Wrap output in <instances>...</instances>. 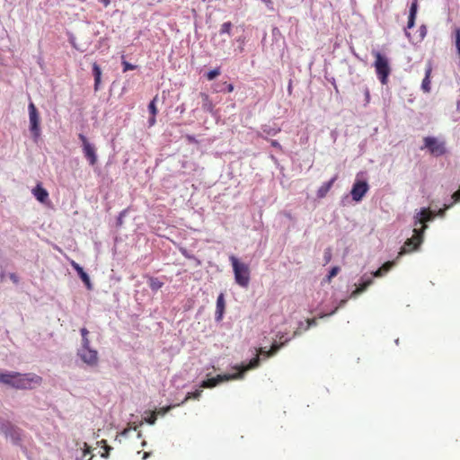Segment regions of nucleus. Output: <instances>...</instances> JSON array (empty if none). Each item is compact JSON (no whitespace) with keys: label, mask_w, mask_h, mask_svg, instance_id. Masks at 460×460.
<instances>
[{"label":"nucleus","mask_w":460,"mask_h":460,"mask_svg":"<svg viewBox=\"0 0 460 460\" xmlns=\"http://www.w3.org/2000/svg\"><path fill=\"white\" fill-rule=\"evenodd\" d=\"M435 215L433 211L429 208H422L421 211L417 215L414 226L420 225V228L415 227L413 229V235L411 238H409L404 243V245L402 247L399 255H402L406 252H412L416 250L423 239V233L427 228L426 223L431 221L434 218Z\"/></svg>","instance_id":"obj_1"},{"label":"nucleus","mask_w":460,"mask_h":460,"mask_svg":"<svg viewBox=\"0 0 460 460\" xmlns=\"http://www.w3.org/2000/svg\"><path fill=\"white\" fill-rule=\"evenodd\" d=\"M0 383L15 389H32L42 383L41 376L33 374L19 372L0 373Z\"/></svg>","instance_id":"obj_2"},{"label":"nucleus","mask_w":460,"mask_h":460,"mask_svg":"<svg viewBox=\"0 0 460 460\" xmlns=\"http://www.w3.org/2000/svg\"><path fill=\"white\" fill-rule=\"evenodd\" d=\"M229 260L233 266L235 282L243 288L248 287L250 282V270L248 265L240 262L234 255H231Z\"/></svg>","instance_id":"obj_3"},{"label":"nucleus","mask_w":460,"mask_h":460,"mask_svg":"<svg viewBox=\"0 0 460 460\" xmlns=\"http://www.w3.org/2000/svg\"><path fill=\"white\" fill-rule=\"evenodd\" d=\"M372 53L376 58L374 66L376 68V75L380 82L383 84H385L391 72L388 59L378 51H373Z\"/></svg>","instance_id":"obj_4"},{"label":"nucleus","mask_w":460,"mask_h":460,"mask_svg":"<svg viewBox=\"0 0 460 460\" xmlns=\"http://www.w3.org/2000/svg\"><path fill=\"white\" fill-rule=\"evenodd\" d=\"M288 342V340H286L285 341H280V343L273 342L269 350H265L264 349L261 348L259 349V354L256 355L255 358L251 359V361L249 362V364L247 366L243 367V368L240 372H242V374H243V372H245L249 369L257 367L260 364V357L259 356H263L265 358H270V357L274 356Z\"/></svg>","instance_id":"obj_5"},{"label":"nucleus","mask_w":460,"mask_h":460,"mask_svg":"<svg viewBox=\"0 0 460 460\" xmlns=\"http://www.w3.org/2000/svg\"><path fill=\"white\" fill-rule=\"evenodd\" d=\"M29 119H30V130L34 137L37 140L40 136V115L37 111L36 106L33 102H30L29 106Z\"/></svg>","instance_id":"obj_6"},{"label":"nucleus","mask_w":460,"mask_h":460,"mask_svg":"<svg viewBox=\"0 0 460 460\" xmlns=\"http://www.w3.org/2000/svg\"><path fill=\"white\" fill-rule=\"evenodd\" d=\"M424 147L428 148L430 154L435 156H440L446 153L445 143L438 141L433 137H424Z\"/></svg>","instance_id":"obj_7"},{"label":"nucleus","mask_w":460,"mask_h":460,"mask_svg":"<svg viewBox=\"0 0 460 460\" xmlns=\"http://www.w3.org/2000/svg\"><path fill=\"white\" fill-rule=\"evenodd\" d=\"M0 432L14 442L21 439V429L8 420L0 421Z\"/></svg>","instance_id":"obj_8"},{"label":"nucleus","mask_w":460,"mask_h":460,"mask_svg":"<svg viewBox=\"0 0 460 460\" xmlns=\"http://www.w3.org/2000/svg\"><path fill=\"white\" fill-rule=\"evenodd\" d=\"M78 356L84 363L89 367H97L99 364V355L96 349H81L78 351Z\"/></svg>","instance_id":"obj_9"},{"label":"nucleus","mask_w":460,"mask_h":460,"mask_svg":"<svg viewBox=\"0 0 460 460\" xmlns=\"http://www.w3.org/2000/svg\"><path fill=\"white\" fill-rule=\"evenodd\" d=\"M78 137L82 142L83 152L85 158L91 165H94L97 163V155L94 146L89 143L87 137L84 134H79Z\"/></svg>","instance_id":"obj_10"},{"label":"nucleus","mask_w":460,"mask_h":460,"mask_svg":"<svg viewBox=\"0 0 460 460\" xmlns=\"http://www.w3.org/2000/svg\"><path fill=\"white\" fill-rule=\"evenodd\" d=\"M242 377V372L233 374V375H217L216 377L208 378L207 380L202 381L200 387L201 388H213L217 385L220 382L229 381L232 379H236Z\"/></svg>","instance_id":"obj_11"},{"label":"nucleus","mask_w":460,"mask_h":460,"mask_svg":"<svg viewBox=\"0 0 460 460\" xmlns=\"http://www.w3.org/2000/svg\"><path fill=\"white\" fill-rule=\"evenodd\" d=\"M369 186L366 181L357 180L351 189L350 194L354 201H360L368 191Z\"/></svg>","instance_id":"obj_12"},{"label":"nucleus","mask_w":460,"mask_h":460,"mask_svg":"<svg viewBox=\"0 0 460 460\" xmlns=\"http://www.w3.org/2000/svg\"><path fill=\"white\" fill-rule=\"evenodd\" d=\"M71 265L76 270L80 279L85 284L87 288L92 289V284H91L90 278H89L88 274L84 270V269L78 263H76L75 261H72Z\"/></svg>","instance_id":"obj_13"},{"label":"nucleus","mask_w":460,"mask_h":460,"mask_svg":"<svg viewBox=\"0 0 460 460\" xmlns=\"http://www.w3.org/2000/svg\"><path fill=\"white\" fill-rule=\"evenodd\" d=\"M32 193L37 200L41 203L46 202L49 198V192L40 183L32 190Z\"/></svg>","instance_id":"obj_14"},{"label":"nucleus","mask_w":460,"mask_h":460,"mask_svg":"<svg viewBox=\"0 0 460 460\" xmlns=\"http://www.w3.org/2000/svg\"><path fill=\"white\" fill-rule=\"evenodd\" d=\"M337 175L333 176L329 181L324 182L317 190V197L319 199L324 198L327 193L330 191L331 188L332 187L333 183L337 180Z\"/></svg>","instance_id":"obj_15"},{"label":"nucleus","mask_w":460,"mask_h":460,"mask_svg":"<svg viewBox=\"0 0 460 460\" xmlns=\"http://www.w3.org/2000/svg\"><path fill=\"white\" fill-rule=\"evenodd\" d=\"M226 303L224 294L221 293L217 299V311H216V319L217 321H221L223 318V314L225 312Z\"/></svg>","instance_id":"obj_16"},{"label":"nucleus","mask_w":460,"mask_h":460,"mask_svg":"<svg viewBox=\"0 0 460 460\" xmlns=\"http://www.w3.org/2000/svg\"><path fill=\"white\" fill-rule=\"evenodd\" d=\"M432 72V66L429 64L425 70V77L422 80L421 88L424 92L429 93L430 91V75Z\"/></svg>","instance_id":"obj_17"},{"label":"nucleus","mask_w":460,"mask_h":460,"mask_svg":"<svg viewBox=\"0 0 460 460\" xmlns=\"http://www.w3.org/2000/svg\"><path fill=\"white\" fill-rule=\"evenodd\" d=\"M200 97L202 99L203 111L212 113L213 110H214V104H213L212 101L210 100L209 96L205 93H201Z\"/></svg>","instance_id":"obj_18"},{"label":"nucleus","mask_w":460,"mask_h":460,"mask_svg":"<svg viewBox=\"0 0 460 460\" xmlns=\"http://www.w3.org/2000/svg\"><path fill=\"white\" fill-rule=\"evenodd\" d=\"M417 8H418L417 0H414V2L411 4V8H410V13H409L408 23H407V28H409V29L412 28L415 24Z\"/></svg>","instance_id":"obj_19"},{"label":"nucleus","mask_w":460,"mask_h":460,"mask_svg":"<svg viewBox=\"0 0 460 460\" xmlns=\"http://www.w3.org/2000/svg\"><path fill=\"white\" fill-rule=\"evenodd\" d=\"M373 282V279L371 278H368L366 280H363L362 283H360L356 289L351 293V297H356L362 292H364Z\"/></svg>","instance_id":"obj_20"},{"label":"nucleus","mask_w":460,"mask_h":460,"mask_svg":"<svg viewBox=\"0 0 460 460\" xmlns=\"http://www.w3.org/2000/svg\"><path fill=\"white\" fill-rule=\"evenodd\" d=\"M93 74L94 76V90L98 91L101 83L102 70L97 63L93 64Z\"/></svg>","instance_id":"obj_21"},{"label":"nucleus","mask_w":460,"mask_h":460,"mask_svg":"<svg viewBox=\"0 0 460 460\" xmlns=\"http://www.w3.org/2000/svg\"><path fill=\"white\" fill-rule=\"evenodd\" d=\"M394 265V261H387L383 266L374 272V277H382L384 273L390 270Z\"/></svg>","instance_id":"obj_22"},{"label":"nucleus","mask_w":460,"mask_h":460,"mask_svg":"<svg viewBox=\"0 0 460 460\" xmlns=\"http://www.w3.org/2000/svg\"><path fill=\"white\" fill-rule=\"evenodd\" d=\"M148 285L153 291H157L164 286V282L158 278L149 277Z\"/></svg>","instance_id":"obj_23"},{"label":"nucleus","mask_w":460,"mask_h":460,"mask_svg":"<svg viewBox=\"0 0 460 460\" xmlns=\"http://www.w3.org/2000/svg\"><path fill=\"white\" fill-rule=\"evenodd\" d=\"M203 391L201 389H198L196 390L195 392H190V393H188L185 399L182 401L181 403H184L186 402L188 400L190 399H199V397L201 396Z\"/></svg>","instance_id":"obj_24"},{"label":"nucleus","mask_w":460,"mask_h":460,"mask_svg":"<svg viewBox=\"0 0 460 460\" xmlns=\"http://www.w3.org/2000/svg\"><path fill=\"white\" fill-rule=\"evenodd\" d=\"M146 414H147V416L144 418L145 421L150 425H154L157 419L156 411H148L146 412Z\"/></svg>","instance_id":"obj_25"},{"label":"nucleus","mask_w":460,"mask_h":460,"mask_svg":"<svg viewBox=\"0 0 460 460\" xmlns=\"http://www.w3.org/2000/svg\"><path fill=\"white\" fill-rule=\"evenodd\" d=\"M231 29H232V22H224L221 25L220 33L221 34H225V33L230 34L231 33Z\"/></svg>","instance_id":"obj_26"},{"label":"nucleus","mask_w":460,"mask_h":460,"mask_svg":"<svg viewBox=\"0 0 460 460\" xmlns=\"http://www.w3.org/2000/svg\"><path fill=\"white\" fill-rule=\"evenodd\" d=\"M219 75H220V68L217 67V68L209 71L208 73H207L206 76L208 81H211V80L215 79Z\"/></svg>","instance_id":"obj_27"},{"label":"nucleus","mask_w":460,"mask_h":460,"mask_svg":"<svg viewBox=\"0 0 460 460\" xmlns=\"http://www.w3.org/2000/svg\"><path fill=\"white\" fill-rule=\"evenodd\" d=\"M156 99L157 97H155L148 105V111L151 113V115H154V117H155L157 114V108L155 105Z\"/></svg>","instance_id":"obj_28"},{"label":"nucleus","mask_w":460,"mask_h":460,"mask_svg":"<svg viewBox=\"0 0 460 460\" xmlns=\"http://www.w3.org/2000/svg\"><path fill=\"white\" fill-rule=\"evenodd\" d=\"M101 443H103V449L104 451L101 453V456L107 458L109 456L110 451L112 449V447L109 445H107L105 440H102Z\"/></svg>","instance_id":"obj_29"},{"label":"nucleus","mask_w":460,"mask_h":460,"mask_svg":"<svg viewBox=\"0 0 460 460\" xmlns=\"http://www.w3.org/2000/svg\"><path fill=\"white\" fill-rule=\"evenodd\" d=\"M340 267L334 266L329 271V274L327 276L328 281H331L332 278H334L339 272H340Z\"/></svg>","instance_id":"obj_30"},{"label":"nucleus","mask_w":460,"mask_h":460,"mask_svg":"<svg viewBox=\"0 0 460 460\" xmlns=\"http://www.w3.org/2000/svg\"><path fill=\"white\" fill-rule=\"evenodd\" d=\"M455 34H456V47L457 49V53L460 55V28H456Z\"/></svg>","instance_id":"obj_31"},{"label":"nucleus","mask_w":460,"mask_h":460,"mask_svg":"<svg viewBox=\"0 0 460 460\" xmlns=\"http://www.w3.org/2000/svg\"><path fill=\"white\" fill-rule=\"evenodd\" d=\"M122 66H123V72H127V71H129V70H134L137 67V66L132 65V64L128 63L126 60L122 61Z\"/></svg>","instance_id":"obj_32"},{"label":"nucleus","mask_w":460,"mask_h":460,"mask_svg":"<svg viewBox=\"0 0 460 460\" xmlns=\"http://www.w3.org/2000/svg\"><path fill=\"white\" fill-rule=\"evenodd\" d=\"M323 259H324L325 264H327V263H329L331 261V260H332V250H331V248H327L324 251Z\"/></svg>","instance_id":"obj_33"},{"label":"nucleus","mask_w":460,"mask_h":460,"mask_svg":"<svg viewBox=\"0 0 460 460\" xmlns=\"http://www.w3.org/2000/svg\"><path fill=\"white\" fill-rule=\"evenodd\" d=\"M171 409H172V405H169V406H166V407H163V408H160L157 411H156V414H159V415H164L166 414Z\"/></svg>","instance_id":"obj_34"},{"label":"nucleus","mask_w":460,"mask_h":460,"mask_svg":"<svg viewBox=\"0 0 460 460\" xmlns=\"http://www.w3.org/2000/svg\"><path fill=\"white\" fill-rule=\"evenodd\" d=\"M90 340L88 337H82V349H88L90 348Z\"/></svg>","instance_id":"obj_35"},{"label":"nucleus","mask_w":460,"mask_h":460,"mask_svg":"<svg viewBox=\"0 0 460 460\" xmlns=\"http://www.w3.org/2000/svg\"><path fill=\"white\" fill-rule=\"evenodd\" d=\"M276 337L278 341H275L274 342L277 343H280V341H285L286 340H288V341L291 340V338H285V334L281 332H279Z\"/></svg>","instance_id":"obj_36"},{"label":"nucleus","mask_w":460,"mask_h":460,"mask_svg":"<svg viewBox=\"0 0 460 460\" xmlns=\"http://www.w3.org/2000/svg\"><path fill=\"white\" fill-rule=\"evenodd\" d=\"M125 215H126V210H123L122 212L119 213V216L117 220L118 226H121L123 224V217H125Z\"/></svg>","instance_id":"obj_37"},{"label":"nucleus","mask_w":460,"mask_h":460,"mask_svg":"<svg viewBox=\"0 0 460 460\" xmlns=\"http://www.w3.org/2000/svg\"><path fill=\"white\" fill-rule=\"evenodd\" d=\"M9 278H10V279H11L13 283H15V284H18V283H19V278H18V276H17L15 273H10V274H9Z\"/></svg>","instance_id":"obj_38"},{"label":"nucleus","mask_w":460,"mask_h":460,"mask_svg":"<svg viewBox=\"0 0 460 460\" xmlns=\"http://www.w3.org/2000/svg\"><path fill=\"white\" fill-rule=\"evenodd\" d=\"M224 84L226 85V89L228 93H232L234 91V84H227V83H224Z\"/></svg>","instance_id":"obj_39"},{"label":"nucleus","mask_w":460,"mask_h":460,"mask_svg":"<svg viewBox=\"0 0 460 460\" xmlns=\"http://www.w3.org/2000/svg\"><path fill=\"white\" fill-rule=\"evenodd\" d=\"M80 332H81L82 337H88V335H89V331L84 327L81 328Z\"/></svg>","instance_id":"obj_40"},{"label":"nucleus","mask_w":460,"mask_h":460,"mask_svg":"<svg viewBox=\"0 0 460 460\" xmlns=\"http://www.w3.org/2000/svg\"><path fill=\"white\" fill-rule=\"evenodd\" d=\"M149 126H154L155 124V117L152 115L148 119Z\"/></svg>","instance_id":"obj_41"},{"label":"nucleus","mask_w":460,"mask_h":460,"mask_svg":"<svg viewBox=\"0 0 460 460\" xmlns=\"http://www.w3.org/2000/svg\"><path fill=\"white\" fill-rule=\"evenodd\" d=\"M84 447H86V449L84 452V457L90 454V447L87 446V444H84Z\"/></svg>","instance_id":"obj_42"},{"label":"nucleus","mask_w":460,"mask_h":460,"mask_svg":"<svg viewBox=\"0 0 460 460\" xmlns=\"http://www.w3.org/2000/svg\"><path fill=\"white\" fill-rule=\"evenodd\" d=\"M105 7L111 4V0H100Z\"/></svg>","instance_id":"obj_43"},{"label":"nucleus","mask_w":460,"mask_h":460,"mask_svg":"<svg viewBox=\"0 0 460 460\" xmlns=\"http://www.w3.org/2000/svg\"><path fill=\"white\" fill-rule=\"evenodd\" d=\"M271 145H272L274 147H280V145H279L276 140H272V141H271Z\"/></svg>","instance_id":"obj_44"},{"label":"nucleus","mask_w":460,"mask_h":460,"mask_svg":"<svg viewBox=\"0 0 460 460\" xmlns=\"http://www.w3.org/2000/svg\"><path fill=\"white\" fill-rule=\"evenodd\" d=\"M365 94H366V99H367V101L368 102V101H369V97H370V94H369V91H368V89H366V93H365Z\"/></svg>","instance_id":"obj_45"},{"label":"nucleus","mask_w":460,"mask_h":460,"mask_svg":"<svg viewBox=\"0 0 460 460\" xmlns=\"http://www.w3.org/2000/svg\"><path fill=\"white\" fill-rule=\"evenodd\" d=\"M313 324H315V320L314 319L308 320V325L310 326Z\"/></svg>","instance_id":"obj_46"},{"label":"nucleus","mask_w":460,"mask_h":460,"mask_svg":"<svg viewBox=\"0 0 460 460\" xmlns=\"http://www.w3.org/2000/svg\"><path fill=\"white\" fill-rule=\"evenodd\" d=\"M150 453L148 452H145L144 455H143V458L146 459L149 456Z\"/></svg>","instance_id":"obj_47"}]
</instances>
